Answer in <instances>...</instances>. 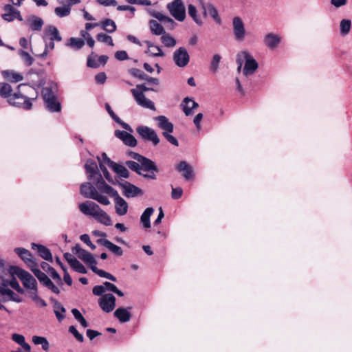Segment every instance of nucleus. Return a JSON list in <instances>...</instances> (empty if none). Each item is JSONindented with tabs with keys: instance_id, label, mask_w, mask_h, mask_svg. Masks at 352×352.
I'll list each match as a JSON object with an SVG mask.
<instances>
[{
	"instance_id": "nucleus-1",
	"label": "nucleus",
	"mask_w": 352,
	"mask_h": 352,
	"mask_svg": "<svg viewBox=\"0 0 352 352\" xmlns=\"http://www.w3.org/2000/svg\"><path fill=\"white\" fill-rule=\"evenodd\" d=\"M80 211L85 215L91 216L105 226H111L112 222L109 215L95 202L86 201L79 204Z\"/></svg>"
},
{
	"instance_id": "nucleus-2",
	"label": "nucleus",
	"mask_w": 352,
	"mask_h": 352,
	"mask_svg": "<svg viewBox=\"0 0 352 352\" xmlns=\"http://www.w3.org/2000/svg\"><path fill=\"white\" fill-rule=\"evenodd\" d=\"M244 62L245 65L243 69V74L246 76L252 75L258 67V63L248 52H241L236 55V63L238 64L237 71L239 72L241 70Z\"/></svg>"
},
{
	"instance_id": "nucleus-3",
	"label": "nucleus",
	"mask_w": 352,
	"mask_h": 352,
	"mask_svg": "<svg viewBox=\"0 0 352 352\" xmlns=\"http://www.w3.org/2000/svg\"><path fill=\"white\" fill-rule=\"evenodd\" d=\"M12 272L21 280L23 287L28 290V295L38 291L36 280L27 271L15 267Z\"/></svg>"
},
{
	"instance_id": "nucleus-4",
	"label": "nucleus",
	"mask_w": 352,
	"mask_h": 352,
	"mask_svg": "<svg viewBox=\"0 0 352 352\" xmlns=\"http://www.w3.org/2000/svg\"><path fill=\"white\" fill-rule=\"evenodd\" d=\"M167 9L173 17L178 21H184L186 18V8L182 0H174L167 5Z\"/></svg>"
},
{
	"instance_id": "nucleus-5",
	"label": "nucleus",
	"mask_w": 352,
	"mask_h": 352,
	"mask_svg": "<svg viewBox=\"0 0 352 352\" xmlns=\"http://www.w3.org/2000/svg\"><path fill=\"white\" fill-rule=\"evenodd\" d=\"M36 98H30L23 96L19 91L14 93L9 99L8 102L13 106L29 110L32 107V100Z\"/></svg>"
},
{
	"instance_id": "nucleus-6",
	"label": "nucleus",
	"mask_w": 352,
	"mask_h": 352,
	"mask_svg": "<svg viewBox=\"0 0 352 352\" xmlns=\"http://www.w3.org/2000/svg\"><path fill=\"white\" fill-rule=\"evenodd\" d=\"M31 271L34 273L38 280L42 283L45 287L50 289L52 292L56 294H60V289L56 287L52 281L48 278V276L41 272L38 268V265H32L30 268Z\"/></svg>"
},
{
	"instance_id": "nucleus-7",
	"label": "nucleus",
	"mask_w": 352,
	"mask_h": 352,
	"mask_svg": "<svg viewBox=\"0 0 352 352\" xmlns=\"http://www.w3.org/2000/svg\"><path fill=\"white\" fill-rule=\"evenodd\" d=\"M136 132L144 140L151 142L155 146L160 143V138L155 131L147 126H138Z\"/></svg>"
},
{
	"instance_id": "nucleus-8",
	"label": "nucleus",
	"mask_w": 352,
	"mask_h": 352,
	"mask_svg": "<svg viewBox=\"0 0 352 352\" xmlns=\"http://www.w3.org/2000/svg\"><path fill=\"white\" fill-rule=\"evenodd\" d=\"M232 25L234 38L237 41H243L245 38L246 30L242 19L240 16H234Z\"/></svg>"
},
{
	"instance_id": "nucleus-9",
	"label": "nucleus",
	"mask_w": 352,
	"mask_h": 352,
	"mask_svg": "<svg viewBox=\"0 0 352 352\" xmlns=\"http://www.w3.org/2000/svg\"><path fill=\"white\" fill-rule=\"evenodd\" d=\"M72 252L88 265L91 270H92L93 266L97 265V261L94 256L87 250L81 248L78 245L72 248Z\"/></svg>"
},
{
	"instance_id": "nucleus-10",
	"label": "nucleus",
	"mask_w": 352,
	"mask_h": 352,
	"mask_svg": "<svg viewBox=\"0 0 352 352\" xmlns=\"http://www.w3.org/2000/svg\"><path fill=\"white\" fill-rule=\"evenodd\" d=\"M173 58L175 65L179 67H186L190 61L188 52L184 47H180L175 51Z\"/></svg>"
},
{
	"instance_id": "nucleus-11",
	"label": "nucleus",
	"mask_w": 352,
	"mask_h": 352,
	"mask_svg": "<svg viewBox=\"0 0 352 352\" xmlns=\"http://www.w3.org/2000/svg\"><path fill=\"white\" fill-rule=\"evenodd\" d=\"M132 93L137 104L144 108L151 110H155V107L153 101L146 98L144 94L138 89H131Z\"/></svg>"
},
{
	"instance_id": "nucleus-12",
	"label": "nucleus",
	"mask_w": 352,
	"mask_h": 352,
	"mask_svg": "<svg viewBox=\"0 0 352 352\" xmlns=\"http://www.w3.org/2000/svg\"><path fill=\"white\" fill-rule=\"evenodd\" d=\"M100 308L106 313L112 311L116 307V298L111 294H107L98 299Z\"/></svg>"
},
{
	"instance_id": "nucleus-13",
	"label": "nucleus",
	"mask_w": 352,
	"mask_h": 352,
	"mask_svg": "<svg viewBox=\"0 0 352 352\" xmlns=\"http://www.w3.org/2000/svg\"><path fill=\"white\" fill-rule=\"evenodd\" d=\"M3 10L5 12L1 15V17L6 21L11 22L14 19H18L19 21H23L20 11L16 9L12 5L6 4Z\"/></svg>"
},
{
	"instance_id": "nucleus-14",
	"label": "nucleus",
	"mask_w": 352,
	"mask_h": 352,
	"mask_svg": "<svg viewBox=\"0 0 352 352\" xmlns=\"http://www.w3.org/2000/svg\"><path fill=\"white\" fill-rule=\"evenodd\" d=\"M118 184L122 188V194L127 198L135 197L143 194L140 188L126 181L119 182Z\"/></svg>"
},
{
	"instance_id": "nucleus-15",
	"label": "nucleus",
	"mask_w": 352,
	"mask_h": 352,
	"mask_svg": "<svg viewBox=\"0 0 352 352\" xmlns=\"http://www.w3.org/2000/svg\"><path fill=\"white\" fill-rule=\"evenodd\" d=\"M282 38V36L278 34L267 33L263 38V43L270 50H274L279 46Z\"/></svg>"
},
{
	"instance_id": "nucleus-16",
	"label": "nucleus",
	"mask_w": 352,
	"mask_h": 352,
	"mask_svg": "<svg viewBox=\"0 0 352 352\" xmlns=\"http://www.w3.org/2000/svg\"><path fill=\"white\" fill-rule=\"evenodd\" d=\"M111 197L114 199L116 213L119 216H124L128 212V203L120 196L117 192Z\"/></svg>"
},
{
	"instance_id": "nucleus-17",
	"label": "nucleus",
	"mask_w": 352,
	"mask_h": 352,
	"mask_svg": "<svg viewBox=\"0 0 352 352\" xmlns=\"http://www.w3.org/2000/svg\"><path fill=\"white\" fill-rule=\"evenodd\" d=\"M204 15H210L217 23H221V19L219 16L217 8L212 3H205L203 0H199Z\"/></svg>"
},
{
	"instance_id": "nucleus-18",
	"label": "nucleus",
	"mask_w": 352,
	"mask_h": 352,
	"mask_svg": "<svg viewBox=\"0 0 352 352\" xmlns=\"http://www.w3.org/2000/svg\"><path fill=\"white\" fill-rule=\"evenodd\" d=\"M3 296V301L12 300L16 302H21V298L13 291L8 289L5 283H0V297Z\"/></svg>"
},
{
	"instance_id": "nucleus-19",
	"label": "nucleus",
	"mask_w": 352,
	"mask_h": 352,
	"mask_svg": "<svg viewBox=\"0 0 352 352\" xmlns=\"http://www.w3.org/2000/svg\"><path fill=\"white\" fill-rule=\"evenodd\" d=\"M131 133L126 130V131L116 130L115 136L121 140L126 146L134 147L137 145V140Z\"/></svg>"
},
{
	"instance_id": "nucleus-20",
	"label": "nucleus",
	"mask_w": 352,
	"mask_h": 352,
	"mask_svg": "<svg viewBox=\"0 0 352 352\" xmlns=\"http://www.w3.org/2000/svg\"><path fill=\"white\" fill-rule=\"evenodd\" d=\"M149 14L153 17L157 19L161 23H162L166 27V28L169 30H173L175 28L176 23L168 16H166L163 13L157 11H150Z\"/></svg>"
},
{
	"instance_id": "nucleus-21",
	"label": "nucleus",
	"mask_w": 352,
	"mask_h": 352,
	"mask_svg": "<svg viewBox=\"0 0 352 352\" xmlns=\"http://www.w3.org/2000/svg\"><path fill=\"white\" fill-rule=\"evenodd\" d=\"M96 186V188L102 192L106 193L109 195L111 197H112L113 195H115L118 191L113 188L111 186L108 185L104 179L102 178V175H100V177L98 176L95 177L94 180H92Z\"/></svg>"
},
{
	"instance_id": "nucleus-22",
	"label": "nucleus",
	"mask_w": 352,
	"mask_h": 352,
	"mask_svg": "<svg viewBox=\"0 0 352 352\" xmlns=\"http://www.w3.org/2000/svg\"><path fill=\"white\" fill-rule=\"evenodd\" d=\"M25 23L28 25L31 30L40 31L44 24V21L39 16L31 15L27 18Z\"/></svg>"
},
{
	"instance_id": "nucleus-23",
	"label": "nucleus",
	"mask_w": 352,
	"mask_h": 352,
	"mask_svg": "<svg viewBox=\"0 0 352 352\" xmlns=\"http://www.w3.org/2000/svg\"><path fill=\"white\" fill-rule=\"evenodd\" d=\"M155 120L157 122L158 127L163 131V132L173 133L174 126L168 119L164 116H159L155 118Z\"/></svg>"
},
{
	"instance_id": "nucleus-24",
	"label": "nucleus",
	"mask_w": 352,
	"mask_h": 352,
	"mask_svg": "<svg viewBox=\"0 0 352 352\" xmlns=\"http://www.w3.org/2000/svg\"><path fill=\"white\" fill-rule=\"evenodd\" d=\"M97 243L101 245L104 246L107 249H108L116 256H120L123 254V251L120 247L115 245L106 239H98L97 240Z\"/></svg>"
},
{
	"instance_id": "nucleus-25",
	"label": "nucleus",
	"mask_w": 352,
	"mask_h": 352,
	"mask_svg": "<svg viewBox=\"0 0 352 352\" xmlns=\"http://www.w3.org/2000/svg\"><path fill=\"white\" fill-rule=\"evenodd\" d=\"M47 37H49L50 41H56L58 42L62 41V37L60 35L58 29L54 25H48L46 27L43 36L44 41H45Z\"/></svg>"
},
{
	"instance_id": "nucleus-26",
	"label": "nucleus",
	"mask_w": 352,
	"mask_h": 352,
	"mask_svg": "<svg viewBox=\"0 0 352 352\" xmlns=\"http://www.w3.org/2000/svg\"><path fill=\"white\" fill-rule=\"evenodd\" d=\"M14 252L18 254V256L28 265L30 269L31 268V265H36V263L32 259V256L30 251L23 248H16L14 250Z\"/></svg>"
},
{
	"instance_id": "nucleus-27",
	"label": "nucleus",
	"mask_w": 352,
	"mask_h": 352,
	"mask_svg": "<svg viewBox=\"0 0 352 352\" xmlns=\"http://www.w3.org/2000/svg\"><path fill=\"white\" fill-rule=\"evenodd\" d=\"M126 165L132 170L136 172L139 175H142L144 177L150 179H155L156 175L154 173H144L141 172L140 164L134 161H126Z\"/></svg>"
},
{
	"instance_id": "nucleus-28",
	"label": "nucleus",
	"mask_w": 352,
	"mask_h": 352,
	"mask_svg": "<svg viewBox=\"0 0 352 352\" xmlns=\"http://www.w3.org/2000/svg\"><path fill=\"white\" fill-rule=\"evenodd\" d=\"M85 168L89 180H94L97 176L100 177V173L97 170V165L92 160L87 161Z\"/></svg>"
},
{
	"instance_id": "nucleus-29",
	"label": "nucleus",
	"mask_w": 352,
	"mask_h": 352,
	"mask_svg": "<svg viewBox=\"0 0 352 352\" xmlns=\"http://www.w3.org/2000/svg\"><path fill=\"white\" fill-rule=\"evenodd\" d=\"M32 248L34 250H36L39 254L40 256L43 259L50 262H52L53 258L52 253L50 250L45 246L33 243L32 244Z\"/></svg>"
},
{
	"instance_id": "nucleus-30",
	"label": "nucleus",
	"mask_w": 352,
	"mask_h": 352,
	"mask_svg": "<svg viewBox=\"0 0 352 352\" xmlns=\"http://www.w3.org/2000/svg\"><path fill=\"white\" fill-rule=\"evenodd\" d=\"M179 172L183 173V176L186 180L193 177L192 166L185 161H182L176 167Z\"/></svg>"
},
{
	"instance_id": "nucleus-31",
	"label": "nucleus",
	"mask_w": 352,
	"mask_h": 352,
	"mask_svg": "<svg viewBox=\"0 0 352 352\" xmlns=\"http://www.w3.org/2000/svg\"><path fill=\"white\" fill-rule=\"evenodd\" d=\"M96 192V187L89 182L83 183L80 186V194L86 198L93 199Z\"/></svg>"
},
{
	"instance_id": "nucleus-32",
	"label": "nucleus",
	"mask_w": 352,
	"mask_h": 352,
	"mask_svg": "<svg viewBox=\"0 0 352 352\" xmlns=\"http://www.w3.org/2000/svg\"><path fill=\"white\" fill-rule=\"evenodd\" d=\"M139 163L140 164L141 172L142 173L148 172V173H155L157 171V168L155 163L146 157H144L143 159L139 162Z\"/></svg>"
},
{
	"instance_id": "nucleus-33",
	"label": "nucleus",
	"mask_w": 352,
	"mask_h": 352,
	"mask_svg": "<svg viewBox=\"0 0 352 352\" xmlns=\"http://www.w3.org/2000/svg\"><path fill=\"white\" fill-rule=\"evenodd\" d=\"M3 77L11 82H18L23 79L21 74L14 70H3L1 72Z\"/></svg>"
},
{
	"instance_id": "nucleus-34",
	"label": "nucleus",
	"mask_w": 352,
	"mask_h": 352,
	"mask_svg": "<svg viewBox=\"0 0 352 352\" xmlns=\"http://www.w3.org/2000/svg\"><path fill=\"white\" fill-rule=\"evenodd\" d=\"M105 108L110 116L112 118V119H113L115 122L118 123L124 129L129 132H133V129L131 127V126L123 122L118 116H117L108 103L105 104Z\"/></svg>"
},
{
	"instance_id": "nucleus-35",
	"label": "nucleus",
	"mask_w": 352,
	"mask_h": 352,
	"mask_svg": "<svg viewBox=\"0 0 352 352\" xmlns=\"http://www.w3.org/2000/svg\"><path fill=\"white\" fill-rule=\"evenodd\" d=\"M182 106L183 111L186 116H190L192 113V109H195L198 107V104L188 98H185L181 104Z\"/></svg>"
},
{
	"instance_id": "nucleus-36",
	"label": "nucleus",
	"mask_w": 352,
	"mask_h": 352,
	"mask_svg": "<svg viewBox=\"0 0 352 352\" xmlns=\"http://www.w3.org/2000/svg\"><path fill=\"white\" fill-rule=\"evenodd\" d=\"M53 302L54 312L59 322L65 318V313L66 311L65 307L56 300L51 298Z\"/></svg>"
},
{
	"instance_id": "nucleus-37",
	"label": "nucleus",
	"mask_w": 352,
	"mask_h": 352,
	"mask_svg": "<svg viewBox=\"0 0 352 352\" xmlns=\"http://www.w3.org/2000/svg\"><path fill=\"white\" fill-rule=\"evenodd\" d=\"M114 316L120 322H126L131 320V316L129 311L123 307L117 309L114 312Z\"/></svg>"
},
{
	"instance_id": "nucleus-38",
	"label": "nucleus",
	"mask_w": 352,
	"mask_h": 352,
	"mask_svg": "<svg viewBox=\"0 0 352 352\" xmlns=\"http://www.w3.org/2000/svg\"><path fill=\"white\" fill-rule=\"evenodd\" d=\"M56 86L55 85L45 87L42 90V96L44 101L56 98Z\"/></svg>"
},
{
	"instance_id": "nucleus-39",
	"label": "nucleus",
	"mask_w": 352,
	"mask_h": 352,
	"mask_svg": "<svg viewBox=\"0 0 352 352\" xmlns=\"http://www.w3.org/2000/svg\"><path fill=\"white\" fill-rule=\"evenodd\" d=\"M153 212L154 209L152 207H148L142 214L140 221L144 228H149L151 227L150 217Z\"/></svg>"
},
{
	"instance_id": "nucleus-40",
	"label": "nucleus",
	"mask_w": 352,
	"mask_h": 352,
	"mask_svg": "<svg viewBox=\"0 0 352 352\" xmlns=\"http://www.w3.org/2000/svg\"><path fill=\"white\" fill-rule=\"evenodd\" d=\"M12 340L19 344L23 350L29 351L31 349L30 345L25 342V337L19 333H13L12 335Z\"/></svg>"
},
{
	"instance_id": "nucleus-41",
	"label": "nucleus",
	"mask_w": 352,
	"mask_h": 352,
	"mask_svg": "<svg viewBox=\"0 0 352 352\" xmlns=\"http://www.w3.org/2000/svg\"><path fill=\"white\" fill-rule=\"evenodd\" d=\"M99 25H100L102 28L108 33H113L116 32L117 28L116 23L110 19H104L101 21Z\"/></svg>"
},
{
	"instance_id": "nucleus-42",
	"label": "nucleus",
	"mask_w": 352,
	"mask_h": 352,
	"mask_svg": "<svg viewBox=\"0 0 352 352\" xmlns=\"http://www.w3.org/2000/svg\"><path fill=\"white\" fill-rule=\"evenodd\" d=\"M111 168L120 177L128 178L129 176V170L123 165L114 162Z\"/></svg>"
},
{
	"instance_id": "nucleus-43",
	"label": "nucleus",
	"mask_w": 352,
	"mask_h": 352,
	"mask_svg": "<svg viewBox=\"0 0 352 352\" xmlns=\"http://www.w3.org/2000/svg\"><path fill=\"white\" fill-rule=\"evenodd\" d=\"M151 32L155 35H163L166 32L162 25L155 20L149 21Z\"/></svg>"
},
{
	"instance_id": "nucleus-44",
	"label": "nucleus",
	"mask_w": 352,
	"mask_h": 352,
	"mask_svg": "<svg viewBox=\"0 0 352 352\" xmlns=\"http://www.w3.org/2000/svg\"><path fill=\"white\" fill-rule=\"evenodd\" d=\"M69 46L75 50H80L85 45V41L83 38L71 37L66 43Z\"/></svg>"
},
{
	"instance_id": "nucleus-45",
	"label": "nucleus",
	"mask_w": 352,
	"mask_h": 352,
	"mask_svg": "<svg viewBox=\"0 0 352 352\" xmlns=\"http://www.w3.org/2000/svg\"><path fill=\"white\" fill-rule=\"evenodd\" d=\"M72 8L69 5L65 4L61 6H58L54 9V13L60 18L67 16L71 13Z\"/></svg>"
},
{
	"instance_id": "nucleus-46",
	"label": "nucleus",
	"mask_w": 352,
	"mask_h": 352,
	"mask_svg": "<svg viewBox=\"0 0 352 352\" xmlns=\"http://www.w3.org/2000/svg\"><path fill=\"white\" fill-rule=\"evenodd\" d=\"M47 109L51 112H59L61 109L60 104L57 102L56 97L45 101Z\"/></svg>"
},
{
	"instance_id": "nucleus-47",
	"label": "nucleus",
	"mask_w": 352,
	"mask_h": 352,
	"mask_svg": "<svg viewBox=\"0 0 352 352\" xmlns=\"http://www.w3.org/2000/svg\"><path fill=\"white\" fill-rule=\"evenodd\" d=\"M161 41L166 47H174L177 44L175 38L166 32L162 35Z\"/></svg>"
},
{
	"instance_id": "nucleus-48",
	"label": "nucleus",
	"mask_w": 352,
	"mask_h": 352,
	"mask_svg": "<svg viewBox=\"0 0 352 352\" xmlns=\"http://www.w3.org/2000/svg\"><path fill=\"white\" fill-rule=\"evenodd\" d=\"M32 342L36 345H41L42 349L44 351H47L50 348L49 342L44 337L34 336L32 337Z\"/></svg>"
},
{
	"instance_id": "nucleus-49",
	"label": "nucleus",
	"mask_w": 352,
	"mask_h": 352,
	"mask_svg": "<svg viewBox=\"0 0 352 352\" xmlns=\"http://www.w3.org/2000/svg\"><path fill=\"white\" fill-rule=\"evenodd\" d=\"M12 87L6 82H0V96L3 98H8V99L12 96Z\"/></svg>"
},
{
	"instance_id": "nucleus-50",
	"label": "nucleus",
	"mask_w": 352,
	"mask_h": 352,
	"mask_svg": "<svg viewBox=\"0 0 352 352\" xmlns=\"http://www.w3.org/2000/svg\"><path fill=\"white\" fill-rule=\"evenodd\" d=\"M91 270L100 277L105 278L112 280L113 282H116L117 280L116 278L114 276H113L111 274L107 272L104 270L98 269L96 267V265L93 266Z\"/></svg>"
},
{
	"instance_id": "nucleus-51",
	"label": "nucleus",
	"mask_w": 352,
	"mask_h": 352,
	"mask_svg": "<svg viewBox=\"0 0 352 352\" xmlns=\"http://www.w3.org/2000/svg\"><path fill=\"white\" fill-rule=\"evenodd\" d=\"M102 285L104 289V292L106 291H110L114 292L120 297L124 296V293L121 290L118 289V287L113 283L106 281L103 283Z\"/></svg>"
},
{
	"instance_id": "nucleus-52",
	"label": "nucleus",
	"mask_w": 352,
	"mask_h": 352,
	"mask_svg": "<svg viewBox=\"0 0 352 352\" xmlns=\"http://www.w3.org/2000/svg\"><path fill=\"white\" fill-rule=\"evenodd\" d=\"M188 14L192 18L193 21L198 25L202 24V21L199 18L197 14V8L195 6L190 4L188 7Z\"/></svg>"
},
{
	"instance_id": "nucleus-53",
	"label": "nucleus",
	"mask_w": 352,
	"mask_h": 352,
	"mask_svg": "<svg viewBox=\"0 0 352 352\" xmlns=\"http://www.w3.org/2000/svg\"><path fill=\"white\" fill-rule=\"evenodd\" d=\"M97 159L99 162L100 167H101L102 164L103 165V166H105V165H108L109 167L111 168V166L114 164V162L111 161V159L108 157L105 153H102L101 156H98Z\"/></svg>"
},
{
	"instance_id": "nucleus-54",
	"label": "nucleus",
	"mask_w": 352,
	"mask_h": 352,
	"mask_svg": "<svg viewBox=\"0 0 352 352\" xmlns=\"http://www.w3.org/2000/svg\"><path fill=\"white\" fill-rule=\"evenodd\" d=\"M29 296L38 306H47V303L45 302V301L38 296V291L35 292H32V294H29Z\"/></svg>"
},
{
	"instance_id": "nucleus-55",
	"label": "nucleus",
	"mask_w": 352,
	"mask_h": 352,
	"mask_svg": "<svg viewBox=\"0 0 352 352\" xmlns=\"http://www.w3.org/2000/svg\"><path fill=\"white\" fill-rule=\"evenodd\" d=\"M351 22L348 19H342L340 22V32L342 35L347 34L351 29Z\"/></svg>"
},
{
	"instance_id": "nucleus-56",
	"label": "nucleus",
	"mask_w": 352,
	"mask_h": 352,
	"mask_svg": "<svg viewBox=\"0 0 352 352\" xmlns=\"http://www.w3.org/2000/svg\"><path fill=\"white\" fill-rule=\"evenodd\" d=\"M96 38L98 41L104 43H107V44L109 45L110 46H113V45H114L113 39H112L111 36L109 35H107V34H105L103 33H100L96 36Z\"/></svg>"
},
{
	"instance_id": "nucleus-57",
	"label": "nucleus",
	"mask_w": 352,
	"mask_h": 352,
	"mask_svg": "<svg viewBox=\"0 0 352 352\" xmlns=\"http://www.w3.org/2000/svg\"><path fill=\"white\" fill-rule=\"evenodd\" d=\"M19 54L27 65L30 66L34 63V58L27 52L19 50Z\"/></svg>"
},
{
	"instance_id": "nucleus-58",
	"label": "nucleus",
	"mask_w": 352,
	"mask_h": 352,
	"mask_svg": "<svg viewBox=\"0 0 352 352\" xmlns=\"http://www.w3.org/2000/svg\"><path fill=\"white\" fill-rule=\"evenodd\" d=\"M146 54H148L149 55L152 56H164V54L162 52V49L157 45H154L153 47H151L150 49L147 50L146 51Z\"/></svg>"
},
{
	"instance_id": "nucleus-59",
	"label": "nucleus",
	"mask_w": 352,
	"mask_h": 352,
	"mask_svg": "<svg viewBox=\"0 0 352 352\" xmlns=\"http://www.w3.org/2000/svg\"><path fill=\"white\" fill-rule=\"evenodd\" d=\"M92 199H94L98 203L104 206H108L110 204V201L109 200L108 197L105 195L99 194L98 192L96 193Z\"/></svg>"
},
{
	"instance_id": "nucleus-60",
	"label": "nucleus",
	"mask_w": 352,
	"mask_h": 352,
	"mask_svg": "<svg viewBox=\"0 0 352 352\" xmlns=\"http://www.w3.org/2000/svg\"><path fill=\"white\" fill-rule=\"evenodd\" d=\"M70 266L75 271H76L80 274H86L87 272L85 267L78 260H76Z\"/></svg>"
},
{
	"instance_id": "nucleus-61",
	"label": "nucleus",
	"mask_w": 352,
	"mask_h": 352,
	"mask_svg": "<svg viewBox=\"0 0 352 352\" xmlns=\"http://www.w3.org/2000/svg\"><path fill=\"white\" fill-rule=\"evenodd\" d=\"M221 56L219 54H214L211 61L210 69L212 72H216L219 68V64L221 61Z\"/></svg>"
},
{
	"instance_id": "nucleus-62",
	"label": "nucleus",
	"mask_w": 352,
	"mask_h": 352,
	"mask_svg": "<svg viewBox=\"0 0 352 352\" xmlns=\"http://www.w3.org/2000/svg\"><path fill=\"white\" fill-rule=\"evenodd\" d=\"M9 285H10L14 289H15L17 292L20 294H23L24 291L19 285L18 281L14 277H12V279L10 280Z\"/></svg>"
},
{
	"instance_id": "nucleus-63",
	"label": "nucleus",
	"mask_w": 352,
	"mask_h": 352,
	"mask_svg": "<svg viewBox=\"0 0 352 352\" xmlns=\"http://www.w3.org/2000/svg\"><path fill=\"white\" fill-rule=\"evenodd\" d=\"M69 331L72 334H73V336L76 338V339L78 341H79L80 342H83V340H84L83 336L77 331L76 328L74 326H70L69 327Z\"/></svg>"
},
{
	"instance_id": "nucleus-64",
	"label": "nucleus",
	"mask_w": 352,
	"mask_h": 352,
	"mask_svg": "<svg viewBox=\"0 0 352 352\" xmlns=\"http://www.w3.org/2000/svg\"><path fill=\"white\" fill-rule=\"evenodd\" d=\"M171 133L169 132H162V135L166 138V139L173 145L177 146L179 145V142L176 138L170 135Z\"/></svg>"
}]
</instances>
